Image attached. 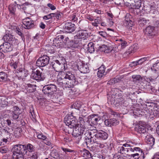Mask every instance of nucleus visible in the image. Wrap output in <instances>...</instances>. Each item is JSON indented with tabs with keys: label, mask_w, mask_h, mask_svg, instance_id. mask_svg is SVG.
Wrapping results in <instances>:
<instances>
[{
	"label": "nucleus",
	"mask_w": 159,
	"mask_h": 159,
	"mask_svg": "<svg viewBox=\"0 0 159 159\" xmlns=\"http://www.w3.org/2000/svg\"><path fill=\"white\" fill-rule=\"evenodd\" d=\"M52 13L54 14L52 15L53 17H56L58 20L61 19L62 15V13L60 12H57Z\"/></svg>",
	"instance_id": "obj_47"
},
{
	"label": "nucleus",
	"mask_w": 159,
	"mask_h": 159,
	"mask_svg": "<svg viewBox=\"0 0 159 159\" xmlns=\"http://www.w3.org/2000/svg\"><path fill=\"white\" fill-rule=\"evenodd\" d=\"M97 131V132H95V138H96L103 140H106L107 138L108 134L105 131L101 130Z\"/></svg>",
	"instance_id": "obj_14"
},
{
	"label": "nucleus",
	"mask_w": 159,
	"mask_h": 159,
	"mask_svg": "<svg viewBox=\"0 0 159 159\" xmlns=\"http://www.w3.org/2000/svg\"><path fill=\"white\" fill-rule=\"evenodd\" d=\"M36 86L35 84H25L24 86L23 89L25 90L24 91L26 93H33L35 91L36 89Z\"/></svg>",
	"instance_id": "obj_13"
},
{
	"label": "nucleus",
	"mask_w": 159,
	"mask_h": 159,
	"mask_svg": "<svg viewBox=\"0 0 159 159\" xmlns=\"http://www.w3.org/2000/svg\"><path fill=\"white\" fill-rule=\"evenodd\" d=\"M14 108V111H13V112L15 113H18L20 112V109L17 106H15L13 107Z\"/></svg>",
	"instance_id": "obj_63"
},
{
	"label": "nucleus",
	"mask_w": 159,
	"mask_h": 159,
	"mask_svg": "<svg viewBox=\"0 0 159 159\" xmlns=\"http://www.w3.org/2000/svg\"><path fill=\"white\" fill-rule=\"evenodd\" d=\"M152 159H159V152L156 153L154 155Z\"/></svg>",
	"instance_id": "obj_64"
},
{
	"label": "nucleus",
	"mask_w": 159,
	"mask_h": 159,
	"mask_svg": "<svg viewBox=\"0 0 159 159\" xmlns=\"http://www.w3.org/2000/svg\"><path fill=\"white\" fill-rule=\"evenodd\" d=\"M81 45L79 42L78 40L75 39L74 36V41L71 40L67 45L69 48H77L78 46H81Z\"/></svg>",
	"instance_id": "obj_22"
},
{
	"label": "nucleus",
	"mask_w": 159,
	"mask_h": 159,
	"mask_svg": "<svg viewBox=\"0 0 159 159\" xmlns=\"http://www.w3.org/2000/svg\"><path fill=\"white\" fill-rule=\"evenodd\" d=\"M144 32L145 35L148 36H153L155 35V27L150 26L146 27L144 30Z\"/></svg>",
	"instance_id": "obj_21"
},
{
	"label": "nucleus",
	"mask_w": 159,
	"mask_h": 159,
	"mask_svg": "<svg viewBox=\"0 0 159 159\" xmlns=\"http://www.w3.org/2000/svg\"><path fill=\"white\" fill-rule=\"evenodd\" d=\"M73 128L72 135L75 138L78 137V139L81 138V135L83 134L85 129L84 128L78 126V125Z\"/></svg>",
	"instance_id": "obj_9"
},
{
	"label": "nucleus",
	"mask_w": 159,
	"mask_h": 159,
	"mask_svg": "<svg viewBox=\"0 0 159 159\" xmlns=\"http://www.w3.org/2000/svg\"><path fill=\"white\" fill-rule=\"evenodd\" d=\"M156 12V11L154 7L152 6H151L149 8V11H148V13L150 14H154Z\"/></svg>",
	"instance_id": "obj_57"
},
{
	"label": "nucleus",
	"mask_w": 159,
	"mask_h": 159,
	"mask_svg": "<svg viewBox=\"0 0 159 159\" xmlns=\"http://www.w3.org/2000/svg\"><path fill=\"white\" fill-rule=\"evenodd\" d=\"M106 68L104 65H102L99 68L97 75L99 78H102L106 74L105 72Z\"/></svg>",
	"instance_id": "obj_29"
},
{
	"label": "nucleus",
	"mask_w": 159,
	"mask_h": 159,
	"mask_svg": "<svg viewBox=\"0 0 159 159\" xmlns=\"http://www.w3.org/2000/svg\"><path fill=\"white\" fill-rule=\"evenodd\" d=\"M11 28L15 30L16 33L20 36L22 39L24 38V36L23 33L21 32V29H20L19 27L14 25L11 26ZM20 29H21L20 28Z\"/></svg>",
	"instance_id": "obj_30"
},
{
	"label": "nucleus",
	"mask_w": 159,
	"mask_h": 159,
	"mask_svg": "<svg viewBox=\"0 0 159 159\" xmlns=\"http://www.w3.org/2000/svg\"><path fill=\"white\" fill-rule=\"evenodd\" d=\"M51 65L56 71L60 72L57 80V83L58 85L62 87L71 88L78 84V81L74 74L70 71H67L66 73L62 71L65 69V67L61 61L56 60L51 62Z\"/></svg>",
	"instance_id": "obj_1"
},
{
	"label": "nucleus",
	"mask_w": 159,
	"mask_h": 159,
	"mask_svg": "<svg viewBox=\"0 0 159 159\" xmlns=\"http://www.w3.org/2000/svg\"><path fill=\"white\" fill-rule=\"evenodd\" d=\"M123 144H118L116 146V151L123 156L128 155L129 153L133 152L130 156L134 159H145V156L143 150L139 147H134L133 145L137 144V143L131 142Z\"/></svg>",
	"instance_id": "obj_2"
},
{
	"label": "nucleus",
	"mask_w": 159,
	"mask_h": 159,
	"mask_svg": "<svg viewBox=\"0 0 159 159\" xmlns=\"http://www.w3.org/2000/svg\"><path fill=\"white\" fill-rule=\"evenodd\" d=\"M99 34L100 35L104 38H106L107 36V33L105 31H99Z\"/></svg>",
	"instance_id": "obj_60"
},
{
	"label": "nucleus",
	"mask_w": 159,
	"mask_h": 159,
	"mask_svg": "<svg viewBox=\"0 0 159 159\" xmlns=\"http://www.w3.org/2000/svg\"><path fill=\"white\" fill-rule=\"evenodd\" d=\"M147 57H144L141 58L140 59L138 60V61L139 65L141 64L143 62L147 60Z\"/></svg>",
	"instance_id": "obj_61"
},
{
	"label": "nucleus",
	"mask_w": 159,
	"mask_h": 159,
	"mask_svg": "<svg viewBox=\"0 0 159 159\" xmlns=\"http://www.w3.org/2000/svg\"><path fill=\"white\" fill-rule=\"evenodd\" d=\"M87 46V49L89 52L92 53L94 52V46L93 42H91L89 43Z\"/></svg>",
	"instance_id": "obj_40"
},
{
	"label": "nucleus",
	"mask_w": 159,
	"mask_h": 159,
	"mask_svg": "<svg viewBox=\"0 0 159 159\" xmlns=\"http://www.w3.org/2000/svg\"><path fill=\"white\" fill-rule=\"evenodd\" d=\"M81 107V105L78 102L74 103L71 106V107L76 109L79 110Z\"/></svg>",
	"instance_id": "obj_46"
},
{
	"label": "nucleus",
	"mask_w": 159,
	"mask_h": 159,
	"mask_svg": "<svg viewBox=\"0 0 159 159\" xmlns=\"http://www.w3.org/2000/svg\"><path fill=\"white\" fill-rule=\"evenodd\" d=\"M132 78L133 79V81L136 82L142 80V78L140 75H133L132 76Z\"/></svg>",
	"instance_id": "obj_44"
},
{
	"label": "nucleus",
	"mask_w": 159,
	"mask_h": 159,
	"mask_svg": "<svg viewBox=\"0 0 159 159\" xmlns=\"http://www.w3.org/2000/svg\"><path fill=\"white\" fill-rule=\"evenodd\" d=\"M66 31L69 33L73 32L75 30V25L70 22L66 23L64 26Z\"/></svg>",
	"instance_id": "obj_18"
},
{
	"label": "nucleus",
	"mask_w": 159,
	"mask_h": 159,
	"mask_svg": "<svg viewBox=\"0 0 159 159\" xmlns=\"http://www.w3.org/2000/svg\"><path fill=\"white\" fill-rule=\"evenodd\" d=\"M132 16L129 14H127L125 16V24L127 28L131 29L133 22L131 20Z\"/></svg>",
	"instance_id": "obj_16"
},
{
	"label": "nucleus",
	"mask_w": 159,
	"mask_h": 159,
	"mask_svg": "<svg viewBox=\"0 0 159 159\" xmlns=\"http://www.w3.org/2000/svg\"><path fill=\"white\" fill-rule=\"evenodd\" d=\"M24 145L21 144H16L13 148V154H21L24 155L25 152Z\"/></svg>",
	"instance_id": "obj_10"
},
{
	"label": "nucleus",
	"mask_w": 159,
	"mask_h": 159,
	"mask_svg": "<svg viewBox=\"0 0 159 159\" xmlns=\"http://www.w3.org/2000/svg\"><path fill=\"white\" fill-rule=\"evenodd\" d=\"M148 21L145 18L140 17L138 19V23L141 26H143L146 24Z\"/></svg>",
	"instance_id": "obj_38"
},
{
	"label": "nucleus",
	"mask_w": 159,
	"mask_h": 159,
	"mask_svg": "<svg viewBox=\"0 0 159 159\" xmlns=\"http://www.w3.org/2000/svg\"><path fill=\"white\" fill-rule=\"evenodd\" d=\"M69 18V20L73 22H75L78 20L77 17H76L75 13H74L72 15H70Z\"/></svg>",
	"instance_id": "obj_48"
},
{
	"label": "nucleus",
	"mask_w": 159,
	"mask_h": 159,
	"mask_svg": "<svg viewBox=\"0 0 159 159\" xmlns=\"http://www.w3.org/2000/svg\"><path fill=\"white\" fill-rule=\"evenodd\" d=\"M53 15L52 13H51L47 15L44 16L43 17V19L44 20H47L52 19L53 17V16L52 15Z\"/></svg>",
	"instance_id": "obj_51"
},
{
	"label": "nucleus",
	"mask_w": 159,
	"mask_h": 159,
	"mask_svg": "<svg viewBox=\"0 0 159 159\" xmlns=\"http://www.w3.org/2000/svg\"><path fill=\"white\" fill-rule=\"evenodd\" d=\"M25 152V153L27 152V150H28L30 152H32L34 151V147L30 143L28 144L26 146L24 145Z\"/></svg>",
	"instance_id": "obj_39"
},
{
	"label": "nucleus",
	"mask_w": 159,
	"mask_h": 159,
	"mask_svg": "<svg viewBox=\"0 0 159 159\" xmlns=\"http://www.w3.org/2000/svg\"><path fill=\"white\" fill-rule=\"evenodd\" d=\"M35 21L32 20L29 17H27L23 19L22 23L23 27L25 29H30L35 26Z\"/></svg>",
	"instance_id": "obj_8"
},
{
	"label": "nucleus",
	"mask_w": 159,
	"mask_h": 159,
	"mask_svg": "<svg viewBox=\"0 0 159 159\" xmlns=\"http://www.w3.org/2000/svg\"><path fill=\"white\" fill-rule=\"evenodd\" d=\"M145 141L148 145L152 147L154 144L155 139L152 135H148L146 137Z\"/></svg>",
	"instance_id": "obj_24"
},
{
	"label": "nucleus",
	"mask_w": 159,
	"mask_h": 159,
	"mask_svg": "<svg viewBox=\"0 0 159 159\" xmlns=\"http://www.w3.org/2000/svg\"><path fill=\"white\" fill-rule=\"evenodd\" d=\"M135 130L139 133H144L146 132V128L144 126L139 125L136 127Z\"/></svg>",
	"instance_id": "obj_34"
},
{
	"label": "nucleus",
	"mask_w": 159,
	"mask_h": 159,
	"mask_svg": "<svg viewBox=\"0 0 159 159\" xmlns=\"http://www.w3.org/2000/svg\"><path fill=\"white\" fill-rule=\"evenodd\" d=\"M18 64V61H14V60H11L10 62V65L11 67L14 69H16L17 67V66Z\"/></svg>",
	"instance_id": "obj_43"
},
{
	"label": "nucleus",
	"mask_w": 159,
	"mask_h": 159,
	"mask_svg": "<svg viewBox=\"0 0 159 159\" xmlns=\"http://www.w3.org/2000/svg\"><path fill=\"white\" fill-rule=\"evenodd\" d=\"M102 21L101 19L99 17H97V18L94 19L93 22L91 23L92 25L95 27H97L98 25Z\"/></svg>",
	"instance_id": "obj_42"
},
{
	"label": "nucleus",
	"mask_w": 159,
	"mask_h": 159,
	"mask_svg": "<svg viewBox=\"0 0 159 159\" xmlns=\"http://www.w3.org/2000/svg\"><path fill=\"white\" fill-rule=\"evenodd\" d=\"M57 91L56 85L53 84H50L45 85L43 88L42 91L44 94L50 97Z\"/></svg>",
	"instance_id": "obj_4"
},
{
	"label": "nucleus",
	"mask_w": 159,
	"mask_h": 159,
	"mask_svg": "<svg viewBox=\"0 0 159 159\" xmlns=\"http://www.w3.org/2000/svg\"><path fill=\"white\" fill-rule=\"evenodd\" d=\"M128 4H125V5H132L133 8L135 9H139L141 7V0H130V2H129Z\"/></svg>",
	"instance_id": "obj_19"
},
{
	"label": "nucleus",
	"mask_w": 159,
	"mask_h": 159,
	"mask_svg": "<svg viewBox=\"0 0 159 159\" xmlns=\"http://www.w3.org/2000/svg\"><path fill=\"white\" fill-rule=\"evenodd\" d=\"M20 112L18 113H15L13 112L12 115V118L13 120H16L19 117V115L20 114Z\"/></svg>",
	"instance_id": "obj_55"
},
{
	"label": "nucleus",
	"mask_w": 159,
	"mask_h": 159,
	"mask_svg": "<svg viewBox=\"0 0 159 159\" xmlns=\"http://www.w3.org/2000/svg\"><path fill=\"white\" fill-rule=\"evenodd\" d=\"M61 149L65 153V154L68 155L67 153L69 152H74V151L68 148H65L63 147H61Z\"/></svg>",
	"instance_id": "obj_49"
},
{
	"label": "nucleus",
	"mask_w": 159,
	"mask_h": 159,
	"mask_svg": "<svg viewBox=\"0 0 159 159\" xmlns=\"http://www.w3.org/2000/svg\"><path fill=\"white\" fill-rule=\"evenodd\" d=\"M36 134L37 135V137L39 139L43 140L45 139L46 136L43 135L42 133L38 134V133L36 132Z\"/></svg>",
	"instance_id": "obj_52"
},
{
	"label": "nucleus",
	"mask_w": 159,
	"mask_h": 159,
	"mask_svg": "<svg viewBox=\"0 0 159 159\" xmlns=\"http://www.w3.org/2000/svg\"><path fill=\"white\" fill-rule=\"evenodd\" d=\"M89 122L91 121L92 124L93 125L96 124L99 120L98 115L95 114H93L90 115L89 116Z\"/></svg>",
	"instance_id": "obj_28"
},
{
	"label": "nucleus",
	"mask_w": 159,
	"mask_h": 159,
	"mask_svg": "<svg viewBox=\"0 0 159 159\" xmlns=\"http://www.w3.org/2000/svg\"><path fill=\"white\" fill-rule=\"evenodd\" d=\"M99 50L101 52H104L107 53L110 52L111 51L109 47L104 44L100 46Z\"/></svg>",
	"instance_id": "obj_37"
},
{
	"label": "nucleus",
	"mask_w": 159,
	"mask_h": 159,
	"mask_svg": "<svg viewBox=\"0 0 159 159\" xmlns=\"http://www.w3.org/2000/svg\"><path fill=\"white\" fill-rule=\"evenodd\" d=\"M151 69L156 71H159V61H157L151 67Z\"/></svg>",
	"instance_id": "obj_45"
},
{
	"label": "nucleus",
	"mask_w": 159,
	"mask_h": 159,
	"mask_svg": "<svg viewBox=\"0 0 159 159\" xmlns=\"http://www.w3.org/2000/svg\"><path fill=\"white\" fill-rule=\"evenodd\" d=\"M50 58L47 55H44L39 58L36 62V66L38 67H43L48 65Z\"/></svg>",
	"instance_id": "obj_7"
},
{
	"label": "nucleus",
	"mask_w": 159,
	"mask_h": 159,
	"mask_svg": "<svg viewBox=\"0 0 159 159\" xmlns=\"http://www.w3.org/2000/svg\"><path fill=\"white\" fill-rule=\"evenodd\" d=\"M81 154L82 156L86 159H93L92 158V154L88 150L86 149H84L81 151Z\"/></svg>",
	"instance_id": "obj_26"
},
{
	"label": "nucleus",
	"mask_w": 159,
	"mask_h": 159,
	"mask_svg": "<svg viewBox=\"0 0 159 159\" xmlns=\"http://www.w3.org/2000/svg\"><path fill=\"white\" fill-rule=\"evenodd\" d=\"M8 9L11 16H14L16 15V6L13 5H10L9 6Z\"/></svg>",
	"instance_id": "obj_36"
},
{
	"label": "nucleus",
	"mask_w": 159,
	"mask_h": 159,
	"mask_svg": "<svg viewBox=\"0 0 159 159\" xmlns=\"http://www.w3.org/2000/svg\"><path fill=\"white\" fill-rule=\"evenodd\" d=\"M12 48L10 43H5L0 46V50L4 52H10L12 51Z\"/></svg>",
	"instance_id": "obj_15"
},
{
	"label": "nucleus",
	"mask_w": 159,
	"mask_h": 159,
	"mask_svg": "<svg viewBox=\"0 0 159 159\" xmlns=\"http://www.w3.org/2000/svg\"><path fill=\"white\" fill-rule=\"evenodd\" d=\"M155 79H153L152 77H146L145 79L144 82H147V83L153 82L155 81Z\"/></svg>",
	"instance_id": "obj_56"
},
{
	"label": "nucleus",
	"mask_w": 159,
	"mask_h": 159,
	"mask_svg": "<svg viewBox=\"0 0 159 159\" xmlns=\"http://www.w3.org/2000/svg\"><path fill=\"white\" fill-rule=\"evenodd\" d=\"M141 116L143 115L147 117L148 116H150L149 110L147 107H144L143 108L141 109Z\"/></svg>",
	"instance_id": "obj_35"
},
{
	"label": "nucleus",
	"mask_w": 159,
	"mask_h": 159,
	"mask_svg": "<svg viewBox=\"0 0 159 159\" xmlns=\"http://www.w3.org/2000/svg\"><path fill=\"white\" fill-rule=\"evenodd\" d=\"M77 66L78 68L81 73H86L89 71V67L86 63L81 62V64L79 63Z\"/></svg>",
	"instance_id": "obj_17"
},
{
	"label": "nucleus",
	"mask_w": 159,
	"mask_h": 159,
	"mask_svg": "<svg viewBox=\"0 0 159 159\" xmlns=\"http://www.w3.org/2000/svg\"><path fill=\"white\" fill-rule=\"evenodd\" d=\"M8 150V148L6 147H3L0 148V152L2 153H6Z\"/></svg>",
	"instance_id": "obj_54"
},
{
	"label": "nucleus",
	"mask_w": 159,
	"mask_h": 159,
	"mask_svg": "<svg viewBox=\"0 0 159 159\" xmlns=\"http://www.w3.org/2000/svg\"><path fill=\"white\" fill-rule=\"evenodd\" d=\"M63 35H61L57 37L53 40L52 46L53 48L54 47L59 48L62 47L63 46V39L64 38Z\"/></svg>",
	"instance_id": "obj_11"
},
{
	"label": "nucleus",
	"mask_w": 159,
	"mask_h": 159,
	"mask_svg": "<svg viewBox=\"0 0 159 159\" xmlns=\"http://www.w3.org/2000/svg\"><path fill=\"white\" fill-rule=\"evenodd\" d=\"M97 131L96 130L86 131L84 134L85 138L88 139L91 143H93V142L95 141V131Z\"/></svg>",
	"instance_id": "obj_12"
},
{
	"label": "nucleus",
	"mask_w": 159,
	"mask_h": 159,
	"mask_svg": "<svg viewBox=\"0 0 159 159\" xmlns=\"http://www.w3.org/2000/svg\"><path fill=\"white\" fill-rule=\"evenodd\" d=\"M159 116V109L157 107H154L153 110L150 114L151 118H154Z\"/></svg>",
	"instance_id": "obj_31"
},
{
	"label": "nucleus",
	"mask_w": 159,
	"mask_h": 159,
	"mask_svg": "<svg viewBox=\"0 0 159 159\" xmlns=\"http://www.w3.org/2000/svg\"><path fill=\"white\" fill-rule=\"evenodd\" d=\"M8 79L7 73L2 71L0 72V82L6 83Z\"/></svg>",
	"instance_id": "obj_27"
},
{
	"label": "nucleus",
	"mask_w": 159,
	"mask_h": 159,
	"mask_svg": "<svg viewBox=\"0 0 159 159\" xmlns=\"http://www.w3.org/2000/svg\"><path fill=\"white\" fill-rule=\"evenodd\" d=\"M73 113L66 116L64 118V122L66 125L71 129L77 126V120L73 115Z\"/></svg>",
	"instance_id": "obj_3"
},
{
	"label": "nucleus",
	"mask_w": 159,
	"mask_h": 159,
	"mask_svg": "<svg viewBox=\"0 0 159 159\" xmlns=\"http://www.w3.org/2000/svg\"><path fill=\"white\" fill-rule=\"evenodd\" d=\"M89 36V35L87 31L82 30L79 31L75 37V39L78 40L81 45L82 41L87 39Z\"/></svg>",
	"instance_id": "obj_6"
},
{
	"label": "nucleus",
	"mask_w": 159,
	"mask_h": 159,
	"mask_svg": "<svg viewBox=\"0 0 159 159\" xmlns=\"http://www.w3.org/2000/svg\"><path fill=\"white\" fill-rule=\"evenodd\" d=\"M47 6L52 10H54L56 9V7L52 4L48 3L47 4Z\"/></svg>",
	"instance_id": "obj_59"
},
{
	"label": "nucleus",
	"mask_w": 159,
	"mask_h": 159,
	"mask_svg": "<svg viewBox=\"0 0 159 159\" xmlns=\"http://www.w3.org/2000/svg\"><path fill=\"white\" fill-rule=\"evenodd\" d=\"M105 122V124L107 123L106 125L108 126H116L119 124V121L115 118H112L106 120Z\"/></svg>",
	"instance_id": "obj_25"
},
{
	"label": "nucleus",
	"mask_w": 159,
	"mask_h": 159,
	"mask_svg": "<svg viewBox=\"0 0 159 159\" xmlns=\"http://www.w3.org/2000/svg\"><path fill=\"white\" fill-rule=\"evenodd\" d=\"M93 143H94V144L93 146L92 147V149L95 152L99 151L100 148H102L105 146L103 143L98 142L96 139L95 141L93 142Z\"/></svg>",
	"instance_id": "obj_23"
},
{
	"label": "nucleus",
	"mask_w": 159,
	"mask_h": 159,
	"mask_svg": "<svg viewBox=\"0 0 159 159\" xmlns=\"http://www.w3.org/2000/svg\"><path fill=\"white\" fill-rule=\"evenodd\" d=\"M117 79L114 78V79H111L110 80H109L107 82V84L112 85L116 83H117Z\"/></svg>",
	"instance_id": "obj_53"
},
{
	"label": "nucleus",
	"mask_w": 159,
	"mask_h": 159,
	"mask_svg": "<svg viewBox=\"0 0 159 159\" xmlns=\"http://www.w3.org/2000/svg\"><path fill=\"white\" fill-rule=\"evenodd\" d=\"M33 71L31 75V78L36 80L38 81L43 80L45 77L42 73L39 70H37L35 71H34L35 70V68L33 67L31 68Z\"/></svg>",
	"instance_id": "obj_5"
},
{
	"label": "nucleus",
	"mask_w": 159,
	"mask_h": 159,
	"mask_svg": "<svg viewBox=\"0 0 159 159\" xmlns=\"http://www.w3.org/2000/svg\"><path fill=\"white\" fill-rule=\"evenodd\" d=\"M14 39V36L11 34H6L4 36L3 39L5 43L11 42V41Z\"/></svg>",
	"instance_id": "obj_33"
},
{
	"label": "nucleus",
	"mask_w": 159,
	"mask_h": 159,
	"mask_svg": "<svg viewBox=\"0 0 159 159\" xmlns=\"http://www.w3.org/2000/svg\"><path fill=\"white\" fill-rule=\"evenodd\" d=\"M70 40L68 37H65L64 41L63 40L62 42L63 43H64L65 45L67 46Z\"/></svg>",
	"instance_id": "obj_58"
},
{
	"label": "nucleus",
	"mask_w": 159,
	"mask_h": 159,
	"mask_svg": "<svg viewBox=\"0 0 159 159\" xmlns=\"http://www.w3.org/2000/svg\"><path fill=\"white\" fill-rule=\"evenodd\" d=\"M7 99L4 97H0V106L2 107H6L8 105Z\"/></svg>",
	"instance_id": "obj_32"
},
{
	"label": "nucleus",
	"mask_w": 159,
	"mask_h": 159,
	"mask_svg": "<svg viewBox=\"0 0 159 159\" xmlns=\"http://www.w3.org/2000/svg\"><path fill=\"white\" fill-rule=\"evenodd\" d=\"M44 143L46 145L48 146H50L51 145V143L49 140V139L47 138L46 137V138L45 139L43 140Z\"/></svg>",
	"instance_id": "obj_62"
},
{
	"label": "nucleus",
	"mask_w": 159,
	"mask_h": 159,
	"mask_svg": "<svg viewBox=\"0 0 159 159\" xmlns=\"http://www.w3.org/2000/svg\"><path fill=\"white\" fill-rule=\"evenodd\" d=\"M79 120L80 124L79 127L84 128V129L88 128L89 123L87 122V120L85 116H82L80 117L79 118Z\"/></svg>",
	"instance_id": "obj_20"
},
{
	"label": "nucleus",
	"mask_w": 159,
	"mask_h": 159,
	"mask_svg": "<svg viewBox=\"0 0 159 159\" xmlns=\"http://www.w3.org/2000/svg\"><path fill=\"white\" fill-rule=\"evenodd\" d=\"M17 74L16 75L21 78H23L25 76V70L22 69H17Z\"/></svg>",
	"instance_id": "obj_41"
},
{
	"label": "nucleus",
	"mask_w": 159,
	"mask_h": 159,
	"mask_svg": "<svg viewBox=\"0 0 159 159\" xmlns=\"http://www.w3.org/2000/svg\"><path fill=\"white\" fill-rule=\"evenodd\" d=\"M133 113L134 115L138 117L140 116V115H141L142 112L141 110L139 109H137L136 110H134L133 111Z\"/></svg>",
	"instance_id": "obj_50"
}]
</instances>
